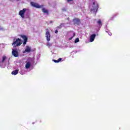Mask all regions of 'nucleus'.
Returning a JSON list of instances; mask_svg holds the SVG:
<instances>
[{"label":"nucleus","mask_w":130,"mask_h":130,"mask_svg":"<svg viewBox=\"0 0 130 130\" xmlns=\"http://www.w3.org/2000/svg\"><path fill=\"white\" fill-rule=\"evenodd\" d=\"M13 42L12 43V46L13 47H19V46H21L22 44V40L21 39L18 38V39H14Z\"/></svg>","instance_id":"obj_1"},{"label":"nucleus","mask_w":130,"mask_h":130,"mask_svg":"<svg viewBox=\"0 0 130 130\" xmlns=\"http://www.w3.org/2000/svg\"><path fill=\"white\" fill-rule=\"evenodd\" d=\"M30 5L32 7H34L35 8H37V9H40V8H41V6H40V5H39L38 4L35 3L34 2H31Z\"/></svg>","instance_id":"obj_5"},{"label":"nucleus","mask_w":130,"mask_h":130,"mask_svg":"<svg viewBox=\"0 0 130 130\" xmlns=\"http://www.w3.org/2000/svg\"><path fill=\"white\" fill-rule=\"evenodd\" d=\"M21 37L23 39L24 42H23V45H26L27 44V41H28V38L26 36H21Z\"/></svg>","instance_id":"obj_6"},{"label":"nucleus","mask_w":130,"mask_h":130,"mask_svg":"<svg viewBox=\"0 0 130 130\" xmlns=\"http://www.w3.org/2000/svg\"><path fill=\"white\" fill-rule=\"evenodd\" d=\"M18 73H19V70H15L13 71L11 74L12 75H14V76H16V75H18Z\"/></svg>","instance_id":"obj_10"},{"label":"nucleus","mask_w":130,"mask_h":130,"mask_svg":"<svg viewBox=\"0 0 130 130\" xmlns=\"http://www.w3.org/2000/svg\"><path fill=\"white\" fill-rule=\"evenodd\" d=\"M68 2H73V0H68Z\"/></svg>","instance_id":"obj_23"},{"label":"nucleus","mask_w":130,"mask_h":130,"mask_svg":"<svg viewBox=\"0 0 130 130\" xmlns=\"http://www.w3.org/2000/svg\"><path fill=\"white\" fill-rule=\"evenodd\" d=\"M30 67H31V63H30V62H27V63L25 64L26 69H29L30 68Z\"/></svg>","instance_id":"obj_13"},{"label":"nucleus","mask_w":130,"mask_h":130,"mask_svg":"<svg viewBox=\"0 0 130 130\" xmlns=\"http://www.w3.org/2000/svg\"><path fill=\"white\" fill-rule=\"evenodd\" d=\"M50 24H51V23H53V21H52V20H51V21H50Z\"/></svg>","instance_id":"obj_22"},{"label":"nucleus","mask_w":130,"mask_h":130,"mask_svg":"<svg viewBox=\"0 0 130 130\" xmlns=\"http://www.w3.org/2000/svg\"><path fill=\"white\" fill-rule=\"evenodd\" d=\"M95 37H96L95 34H93L90 36V42H93V41H94V40L95 39Z\"/></svg>","instance_id":"obj_9"},{"label":"nucleus","mask_w":130,"mask_h":130,"mask_svg":"<svg viewBox=\"0 0 130 130\" xmlns=\"http://www.w3.org/2000/svg\"><path fill=\"white\" fill-rule=\"evenodd\" d=\"M62 10L63 12H66L67 11V9L66 8H63L62 9Z\"/></svg>","instance_id":"obj_18"},{"label":"nucleus","mask_w":130,"mask_h":130,"mask_svg":"<svg viewBox=\"0 0 130 130\" xmlns=\"http://www.w3.org/2000/svg\"><path fill=\"white\" fill-rule=\"evenodd\" d=\"M26 52H31V47H30L29 46H26L25 51L23 52V53H25Z\"/></svg>","instance_id":"obj_8"},{"label":"nucleus","mask_w":130,"mask_h":130,"mask_svg":"<svg viewBox=\"0 0 130 130\" xmlns=\"http://www.w3.org/2000/svg\"><path fill=\"white\" fill-rule=\"evenodd\" d=\"M47 45H48V46H50V45H51V44L50 43H48L47 44Z\"/></svg>","instance_id":"obj_19"},{"label":"nucleus","mask_w":130,"mask_h":130,"mask_svg":"<svg viewBox=\"0 0 130 130\" xmlns=\"http://www.w3.org/2000/svg\"><path fill=\"white\" fill-rule=\"evenodd\" d=\"M46 30H47L46 32V39H47V41L49 42V41L50 40V32H49V31H48V29H46Z\"/></svg>","instance_id":"obj_4"},{"label":"nucleus","mask_w":130,"mask_h":130,"mask_svg":"<svg viewBox=\"0 0 130 130\" xmlns=\"http://www.w3.org/2000/svg\"><path fill=\"white\" fill-rule=\"evenodd\" d=\"M12 54L15 57H18L19 56V53L18 51L16 50H12Z\"/></svg>","instance_id":"obj_7"},{"label":"nucleus","mask_w":130,"mask_h":130,"mask_svg":"<svg viewBox=\"0 0 130 130\" xmlns=\"http://www.w3.org/2000/svg\"><path fill=\"white\" fill-rule=\"evenodd\" d=\"M73 22L74 25H80L81 24V20L79 18H74L73 20Z\"/></svg>","instance_id":"obj_3"},{"label":"nucleus","mask_w":130,"mask_h":130,"mask_svg":"<svg viewBox=\"0 0 130 130\" xmlns=\"http://www.w3.org/2000/svg\"><path fill=\"white\" fill-rule=\"evenodd\" d=\"M109 35L110 36H111V35H112V33H111V32L109 33Z\"/></svg>","instance_id":"obj_20"},{"label":"nucleus","mask_w":130,"mask_h":130,"mask_svg":"<svg viewBox=\"0 0 130 130\" xmlns=\"http://www.w3.org/2000/svg\"><path fill=\"white\" fill-rule=\"evenodd\" d=\"M55 33H58V31L57 30H56L55 31Z\"/></svg>","instance_id":"obj_21"},{"label":"nucleus","mask_w":130,"mask_h":130,"mask_svg":"<svg viewBox=\"0 0 130 130\" xmlns=\"http://www.w3.org/2000/svg\"><path fill=\"white\" fill-rule=\"evenodd\" d=\"M42 12L44 13V14H47V15H49L48 10H46L45 8H43L42 9Z\"/></svg>","instance_id":"obj_12"},{"label":"nucleus","mask_w":130,"mask_h":130,"mask_svg":"<svg viewBox=\"0 0 130 130\" xmlns=\"http://www.w3.org/2000/svg\"><path fill=\"white\" fill-rule=\"evenodd\" d=\"M26 11H27V9L26 8H24L22 10H20L19 12V16H20L23 19L25 18V13Z\"/></svg>","instance_id":"obj_2"},{"label":"nucleus","mask_w":130,"mask_h":130,"mask_svg":"<svg viewBox=\"0 0 130 130\" xmlns=\"http://www.w3.org/2000/svg\"><path fill=\"white\" fill-rule=\"evenodd\" d=\"M61 25H62V23H61L59 26H57V28H58V29H61Z\"/></svg>","instance_id":"obj_17"},{"label":"nucleus","mask_w":130,"mask_h":130,"mask_svg":"<svg viewBox=\"0 0 130 130\" xmlns=\"http://www.w3.org/2000/svg\"><path fill=\"white\" fill-rule=\"evenodd\" d=\"M74 35H75V34H74Z\"/></svg>","instance_id":"obj_27"},{"label":"nucleus","mask_w":130,"mask_h":130,"mask_svg":"<svg viewBox=\"0 0 130 130\" xmlns=\"http://www.w3.org/2000/svg\"><path fill=\"white\" fill-rule=\"evenodd\" d=\"M98 25L99 26V27H102L103 23L101 21V20L99 19L96 22Z\"/></svg>","instance_id":"obj_11"},{"label":"nucleus","mask_w":130,"mask_h":130,"mask_svg":"<svg viewBox=\"0 0 130 130\" xmlns=\"http://www.w3.org/2000/svg\"><path fill=\"white\" fill-rule=\"evenodd\" d=\"M98 7L96 8V10H98V6H97Z\"/></svg>","instance_id":"obj_26"},{"label":"nucleus","mask_w":130,"mask_h":130,"mask_svg":"<svg viewBox=\"0 0 130 130\" xmlns=\"http://www.w3.org/2000/svg\"><path fill=\"white\" fill-rule=\"evenodd\" d=\"M72 39H73V38H71L69 39L70 40H72Z\"/></svg>","instance_id":"obj_25"},{"label":"nucleus","mask_w":130,"mask_h":130,"mask_svg":"<svg viewBox=\"0 0 130 130\" xmlns=\"http://www.w3.org/2000/svg\"><path fill=\"white\" fill-rule=\"evenodd\" d=\"M61 60V58H59V59H58V60L53 59V61H54V62L58 63L59 62V61H60Z\"/></svg>","instance_id":"obj_15"},{"label":"nucleus","mask_w":130,"mask_h":130,"mask_svg":"<svg viewBox=\"0 0 130 130\" xmlns=\"http://www.w3.org/2000/svg\"><path fill=\"white\" fill-rule=\"evenodd\" d=\"M92 5H93V6H94V5H95V2H93V3H92Z\"/></svg>","instance_id":"obj_24"},{"label":"nucleus","mask_w":130,"mask_h":130,"mask_svg":"<svg viewBox=\"0 0 130 130\" xmlns=\"http://www.w3.org/2000/svg\"><path fill=\"white\" fill-rule=\"evenodd\" d=\"M79 41H80V40L78 38H76V39L75 40V43H78V42H79Z\"/></svg>","instance_id":"obj_16"},{"label":"nucleus","mask_w":130,"mask_h":130,"mask_svg":"<svg viewBox=\"0 0 130 130\" xmlns=\"http://www.w3.org/2000/svg\"><path fill=\"white\" fill-rule=\"evenodd\" d=\"M5 59H7V56L5 55L2 57V60L1 61L2 63L5 62Z\"/></svg>","instance_id":"obj_14"}]
</instances>
